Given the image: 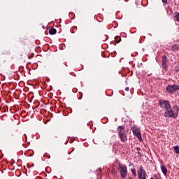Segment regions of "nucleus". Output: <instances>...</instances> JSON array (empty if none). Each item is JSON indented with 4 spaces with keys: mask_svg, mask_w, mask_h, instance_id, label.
I'll return each instance as SVG.
<instances>
[{
    "mask_svg": "<svg viewBox=\"0 0 179 179\" xmlns=\"http://www.w3.org/2000/svg\"><path fill=\"white\" fill-rule=\"evenodd\" d=\"M166 90L168 93L173 94L176 90H179V85H169L166 87Z\"/></svg>",
    "mask_w": 179,
    "mask_h": 179,
    "instance_id": "obj_5",
    "label": "nucleus"
},
{
    "mask_svg": "<svg viewBox=\"0 0 179 179\" xmlns=\"http://www.w3.org/2000/svg\"><path fill=\"white\" fill-rule=\"evenodd\" d=\"M118 170L120 171V176L122 178H127V173H128L127 166L122 165V164H118Z\"/></svg>",
    "mask_w": 179,
    "mask_h": 179,
    "instance_id": "obj_4",
    "label": "nucleus"
},
{
    "mask_svg": "<svg viewBox=\"0 0 179 179\" xmlns=\"http://www.w3.org/2000/svg\"><path fill=\"white\" fill-rule=\"evenodd\" d=\"M161 170L164 174V176H167V168L164 166V165L161 166Z\"/></svg>",
    "mask_w": 179,
    "mask_h": 179,
    "instance_id": "obj_9",
    "label": "nucleus"
},
{
    "mask_svg": "<svg viewBox=\"0 0 179 179\" xmlns=\"http://www.w3.org/2000/svg\"><path fill=\"white\" fill-rule=\"evenodd\" d=\"M125 90H126V92H129V87H126Z\"/></svg>",
    "mask_w": 179,
    "mask_h": 179,
    "instance_id": "obj_17",
    "label": "nucleus"
},
{
    "mask_svg": "<svg viewBox=\"0 0 179 179\" xmlns=\"http://www.w3.org/2000/svg\"><path fill=\"white\" fill-rule=\"evenodd\" d=\"M166 62H167V56L166 55L162 56V66L163 69H164V71H169V66H167Z\"/></svg>",
    "mask_w": 179,
    "mask_h": 179,
    "instance_id": "obj_8",
    "label": "nucleus"
},
{
    "mask_svg": "<svg viewBox=\"0 0 179 179\" xmlns=\"http://www.w3.org/2000/svg\"><path fill=\"white\" fill-rule=\"evenodd\" d=\"M174 16H175V19H176L177 22H179V13L178 12H176L174 13Z\"/></svg>",
    "mask_w": 179,
    "mask_h": 179,
    "instance_id": "obj_13",
    "label": "nucleus"
},
{
    "mask_svg": "<svg viewBox=\"0 0 179 179\" xmlns=\"http://www.w3.org/2000/svg\"><path fill=\"white\" fill-rule=\"evenodd\" d=\"M115 42L116 43H120L121 42V37H120V36H116L115 38Z\"/></svg>",
    "mask_w": 179,
    "mask_h": 179,
    "instance_id": "obj_14",
    "label": "nucleus"
},
{
    "mask_svg": "<svg viewBox=\"0 0 179 179\" xmlns=\"http://www.w3.org/2000/svg\"><path fill=\"white\" fill-rule=\"evenodd\" d=\"M131 130L132 131L134 135L138 138V141H142L141 128L138 127L136 125H131Z\"/></svg>",
    "mask_w": 179,
    "mask_h": 179,
    "instance_id": "obj_3",
    "label": "nucleus"
},
{
    "mask_svg": "<svg viewBox=\"0 0 179 179\" xmlns=\"http://www.w3.org/2000/svg\"><path fill=\"white\" fill-rule=\"evenodd\" d=\"M150 179H155V178H151Z\"/></svg>",
    "mask_w": 179,
    "mask_h": 179,
    "instance_id": "obj_19",
    "label": "nucleus"
},
{
    "mask_svg": "<svg viewBox=\"0 0 179 179\" xmlns=\"http://www.w3.org/2000/svg\"><path fill=\"white\" fill-rule=\"evenodd\" d=\"M117 133L119 138H120L122 142H127L128 141V135L125 131V127L119 126L117 127Z\"/></svg>",
    "mask_w": 179,
    "mask_h": 179,
    "instance_id": "obj_2",
    "label": "nucleus"
},
{
    "mask_svg": "<svg viewBox=\"0 0 179 179\" xmlns=\"http://www.w3.org/2000/svg\"><path fill=\"white\" fill-rule=\"evenodd\" d=\"M162 2L165 4L167 5V0H162Z\"/></svg>",
    "mask_w": 179,
    "mask_h": 179,
    "instance_id": "obj_16",
    "label": "nucleus"
},
{
    "mask_svg": "<svg viewBox=\"0 0 179 179\" xmlns=\"http://www.w3.org/2000/svg\"><path fill=\"white\" fill-rule=\"evenodd\" d=\"M159 104L161 107V108H164L166 111V110H169L171 108V106L170 105V102L169 101L166 100H160L159 101Z\"/></svg>",
    "mask_w": 179,
    "mask_h": 179,
    "instance_id": "obj_6",
    "label": "nucleus"
},
{
    "mask_svg": "<svg viewBox=\"0 0 179 179\" xmlns=\"http://www.w3.org/2000/svg\"><path fill=\"white\" fill-rule=\"evenodd\" d=\"M173 150L176 155H179V145L174 146Z\"/></svg>",
    "mask_w": 179,
    "mask_h": 179,
    "instance_id": "obj_12",
    "label": "nucleus"
},
{
    "mask_svg": "<svg viewBox=\"0 0 179 179\" xmlns=\"http://www.w3.org/2000/svg\"><path fill=\"white\" fill-rule=\"evenodd\" d=\"M82 98L80 97V98H79V100H80Z\"/></svg>",
    "mask_w": 179,
    "mask_h": 179,
    "instance_id": "obj_20",
    "label": "nucleus"
},
{
    "mask_svg": "<svg viewBox=\"0 0 179 179\" xmlns=\"http://www.w3.org/2000/svg\"><path fill=\"white\" fill-rule=\"evenodd\" d=\"M138 179H146V171L143 169V166H141L138 171Z\"/></svg>",
    "mask_w": 179,
    "mask_h": 179,
    "instance_id": "obj_7",
    "label": "nucleus"
},
{
    "mask_svg": "<svg viewBox=\"0 0 179 179\" xmlns=\"http://www.w3.org/2000/svg\"><path fill=\"white\" fill-rule=\"evenodd\" d=\"M154 177L155 178V179H159V178L157 177V175H154Z\"/></svg>",
    "mask_w": 179,
    "mask_h": 179,
    "instance_id": "obj_18",
    "label": "nucleus"
},
{
    "mask_svg": "<svg viewBox=\"0 0 179 179\" xmlns=\"http://www.w3.org/2000/svg\"><path fill=\"white\" fill-rule=\"evenodd\" d=\"M173 108L174 110H173V108H170L169 109H166L164 112V116L166 118H177V117H178V107L177 106H175Z\"/></svg>",
    "mask_w": 179,
    "mask_h": 179,
    "instance_id": "obj_1",
    "label": "nucleus"
},
{
    "mask_svg": "<svg viewBox=\"0 0 179 179\" xmlns=\"http://www.w3.org/2000/svg\"><path fill=\"white\" fill-rule=\"evenodd\" d=\"M49 34H51L52 36L54 34H57V29L55 28H52L49 29Z\"/></svg>",
    "mask_w": 179,
    "mask_h": 179,
    "instance_id": "obj_11",
    "label": "nucleus"
},
{
    "mask_svg": "<svg viewBox=\"0 0 179 179\" xmlns=\"http://www.w3.org/2000/svg\"><path fill=\"white\" fill-rule=\"evenodd\" d=\"M131 173L135 177H136V171L135 169H131Z\"/></svg>",
    "mask_w": 179,
    "mask_h": 179,
    "instance_id": "obj_15",
    "label": "nucleus"
},
{
    "mask_svg": "<svg viewBox=\"0 0 179 179\" xmlns=\"http://www.w3.org/2000/svg\"><path fill=\"white\" fill-rule=\"evenodd\" d=\"M171 51H173V52H175V51H178V50H179V45L174 44V45H173L171 46Z\"/></svg>",
    "mask_w": 179,
    "mask_h": 179,
    "instance_id": "obj_10",
    "label": "nucleus"
}]
</instances>
